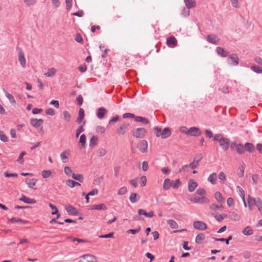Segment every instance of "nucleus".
I'll return each instance as SVG.
<instances>
[{
    "mask_svg": "<svg viewBox=\"0 0 262 262\" xmlns=\"http://www.w3.org/2000/svg\"><path fill=\"white\" fill-rule=\"evenodd\" d=\"M132 134L134 137L136 138L142 139L144 138L147 133V131L145 128L143 127H139L134 129L132 131Z\"/></svg>",
    "mask_w": 262,
    "mask_h": 262,
    "instance_id": "f257e3e1",
    "label": "nucleus"
},
{
    "mask_svg": "<svg viewBox=\"0 0 262 262\" xmlns=\"http://www.w3.org/2000/svg\"><path fill=\"white\" fill-rule=\"evenodd\" d=\"M186 134L192 136L198 137L202 134V132L199 128L197 127H191L186 132Z\"/></svg>",
    "mask_w": 262,
    "mask_h": 262,
    "instance_id": "f03ea898",
    "label": "nucleus"
},
{
    "mask_svg": "<svg viewBox=\"0 0 262 262\" xmlns=\"http://www.w3.org/2000/svg\"><path fill=\"white\" fill-rule=\"evenodd\" d=\"M227 61L232 66H237L239 63V58L237 54H232L229 55Z\"/></svg>",
    "mask_w": 262,
    "mask_h": 262,
    "instance_id": "7ed1b4c3",
    "label": "nucleus"
},
{
    "mask_svg": "<svg viewBox=\"0 0 262 262\" xmlns=\"http://www.w3.org/2000/svg\"><path fill=\"white\" fill-rule=\"evenodd\" d=\"M148 147V143L146 140H141L137 144V147L142 153H145L147 151Z\"/></svg>",
    "mask_w": 262,
    "mask_h": 262,
    "instance_id": "20e7f679",
    "label": "nucleus"
},
{
    "mask_svg": "<svg viewBox=\"0 0 262 262\" xmlns=\"http://www.w3.org/2000/svg\"><path fill=\"white\" fill-rule=\"evenodd\" d=\"M193 227L199 230H204L207 229V224L203 221H194L193 223Z\"/></svg>",
    "mask_w": 262,
    "mask_h": 262,
    "instance_id": "39448f33",
    "label": "nucleus"
},
{
    "mask_svg": "<svg viewBox=\"0 0 262 262\" xmlns=\"http://www.w3.org/2000/svg\"><path fill=\"white\" fill-rule=\"evenodd\" d=\"M220 146L224 151H227L230 146V140L228 138H224L221 139L219 142Z\"/></svg>",
    "mask_w": 262,
    "mask_h": 262,
    "instance_id": "423d86ee",
    "label": "nucleus"
},
{
    "mask_svg": "<svg viewBox=\"0 0 262 262\" xmlns=\"http://www.w3.org/2000/svg\"><path fill=\"white\" fill-rule=\"evenodd\" d=\"M129 123L128 122H124L121 124L117 130V133L119 135H123L126 133V130L128 129Z\"/></svg>",
    "mask_w": 262,
    "mask_h": 262,
    "instance_id": "0eeeda50",
    "label": "nucleus"
},
{
    "mask_svg": "<svg viewBox=\"0 0 262 262\" xmlns=\"http://www.w3.org/2000/svg\"><path fill=\"white\" fill-rule=\"evenodd\" d=\"M80 262H96V258L92 255L85 254L80 257Z\"/></svg>",
    "mask_w": 262,
    "mask_h": 262,
    "instance_id": "6e6552de",
    "label": "nucleus"
},
{
    "mask_svg": "<svg viewBox=\"0 0 262 262\" xmlns=\"http://www.w3.org/2000/svg\"><path fill=\"white\" fill-rule=\"evenodd\" d=\"M206 39L210 43L217 45L219 44V39L215 34H209L207 36Z\"/></svg>",
    "mask_w": 262,
    "mask_h": 262,
    "instance_id": "1a4fd4ad",
    "label": "nucleus"
},
{
    "mask_svg": "<svg viewBox=\"0 0 262 262\" xmlns=\"http://www.w3.org/2000/svg\"><path fill=\"white\" fill-rule=\"evenodd\" d=\"M43 122L44 120L42 119L31 118L30 119V124L36 128L39 127Z\"/></svg>",
    "mask_w": 262,
    "mask_h": 262,
    "instance_id": "9d476101",
    "label": "nucleus"
},
{
    "mask_svg": "<svg viewBox=\"0 0 262 262\" xmlns=\"http://www.w3.org/2000/svg\"><path fill=\"white\" fill-rule=\"evenodd\" d=\"M107 113V110L104 107H99L97 110L96 116L99 119H103Z\"/></svg>",
    "mask_w": 262,
    "mask_h": 262,
    "instance_id": "9b49d317",
    "label": "nucleus"
},
{
    "mask_svg": "<svg viewBox=\"0 0 262 262\" xmlns=\"http://www.w3.org/2000/svg\"><path fill=\"white\" fill-rule=\"evenodd\" d=\"M18 61L20 62V65L23 67L25 68L26 66V59L25 57L24 53L21 49H19L18 51Z\"/></svg>",
    "mask_w": 262,
    "mask_h": 262,
    "instance_id": "f8f14e48",
    "label": "nucleus"
},
{
    "mask_svg": "<svg viewBox=\"0 0 262 262\" xmlns=\"http://www.w3.org/2000/svg\"><path fill=\"white\" fill-rule=\"evenodd\" d=\"M216 53L220 56L226 57L229 56V52L226 51L223 48L217 47L216 48Z\"/></svg>",
    "mask_w": 262,
    "mask_h": 262,
    "instance_id": "ddd939ff",
    "label": "nucleus"
},
{
    "mask_svg": "<svg viewBox=\"0 0 262 262\" xmlns=\"http://www.w3.org/2000/svg\"><path fill=\"white\" fill-rule=\"evenodd\" d=\"M66 210L68 213L70 215H77L78 214V210L72 205H69L66 207Z\"/></svg>",
    "mask_w": 262,
    "mask_h": 262,
    "instance_id": "4468645a",
    "label": "nucleus"
},
{
    "mask_svg": "<svg viewBox=\"0 0 262 262\" xmlns=\"http://www.w3.org/2000/svg\"><path fill=\"white\" fill-rule=\"evenodd\" d=\"M166 43L169 47H174L177 45V40L174 36H171L167 38Z\"/></svg>",
    "mask_w": 262,
    "mask_h": 262,
    "instance_id": "2eb2a0df",
    "label": "nucleus"
},
{
    "mask_svg": "<svg viewBox=\"0 0 262 262\" xmlns=\"http://www.w3.org/2000/svg\"><path fill=\"white\" fill-rule=\"evenodd\" d=\"M211 215L215 219L216 221H217L219 222H221L225 219L228 217L227 214H220L217 212L212 213Z\"/></svg>",
    "mask_w": 262,
    "mask_h": 262,
    "instance_id": "dca6fc26",
    "label": "nucleus"
},
{
    "mask_svg": "<svg viewBox=\"0 0 262 262\" xmlns=\"http://www.w3.org/2000/svg\"><path fill=\"white\" fill-rule=\"evenodd\" d=\"M19 200L24 202L25 203L29 204H34L36 202L35 200L28 198L23 194L21 195V197L19 198Z\"/></svg>",
    "mask_w": 262,
    "mask_h": 262,
    "instance_id": "f3484780",
    "label": "nucleus"
},
{
    "mask_svg": "<svg viewBox=\"0 0 262 262\" xmlns=\"http://www.w3.org/2000/svg\"><path fill=\"white\" fill-rule=\"evenodd\" d=\"M198 186V183L193 180H190L188 182V189L190 192H193Z\"/></svg>",
    "mask_w": 262,
    "mask_h": 262,
    "instance_id": "a211bd4d",
    "label": "nucleus"
},
{
    "mask_svg": "<svg viewBox=\"0 0 262 262\" xmlns=\"http://www.w3.org/2000/svg\"><path fill=\"white\" fill-rule=\"evenodd\" d=\"M27 222H28V221H27L23 220L19 218H16V217H12L11 219H9V220H8L9 223L14 224V223H17L20 225L26 224Z\"/></svg>",
    "mask_w": 262,
    "mask_h": 262,
    "instance_id": "6ab92c4d",
    "label": "nucleus"
},
{
    "mask_svg": "<svg viewBox=\"0 0 262 262\" xmlns=\"http://www.w3.org/2000/svg\"><path fill=\"white\" fill-rule=\"evenodd\" d=\"M140 199V196L137 193H131L129 200L132 203H136L138 202Z\"/></svg>",
    "mask_w": 262,
    "mask_h": 262,
    "instance_id": "aec40b11",
    "label": "nucleus"
},
{
    "mask_svg": "<svg viewBox=\"0 0 262 262\" xmlns=\"http://www.w3.org/2000/svg\"><path fill=\"white\" fill-rule=\"evenodd\" d=\"M257 202V198H255L251 197L250 195H248V207L250 210L253 209V206L255 205Z\"/></svg>",
    "mask_w": 262,
    "mask_h": 262,
    "instance_id": "412c9836",
    "label": "nucleus"
},
{
    "mask_svg": "<svg viewBox=\"0 0 262 262\" xmlns=\"http://www.w3.org/2000/svg\"><path fill=\"white\" fill-rule=\"evenodd\" d=\"M172 181H171L169 178H166L163 183V188L165 190H168L171 187H172Z\"/></svg>",
    "mask_w": 262,
    "mask_h": 262,
    "instance_id": "4be33fe9",
    "label": "nucleus"
},
{
    "mask_svg": "<svg viewBox=\"0 0 262 262\" xmlns=\"http://www.w3.org/2000/svg\"><path fill=\"white\" fill-rule=\"evenodd\" d=\"M171 134V130L169 127H165L161 133L162 139H166L169 137Z\"/></svg>",
    "mask_w": 262,
    "mask_h": 262,
    "instance_id": "5701e85b",
    "label": "nucleus"
},
{
    "mask_svg": "<svg viewBox=\"0 0 262 262\" xmlns=\"http://www.w3.org/2000/svg\"><path fill=\"white\" fill-rule=\"evenodd\" d=\"M207 180L213 185L216 184L217 182V174L215 172H213L209 176Z\"/></svg>",
    "mask_w": 262,
    "mask_h": 262,
    "instance_id": "b1692460",
    "label": "nucleus"
},
{
    "mask_svg": "<svg viewBox=\"0 0 262 262\" xmlns=\"http://www.w3.org/2000/svg\"><path fill=\"white\" fill-rule=\"evenodd\" d=\"M245 151H248L249 152H253L255 149L254 145L251 143H246L244 145Z\"/></svg>",
    "mask_w": 262,
    "mask_h": 262,
    "instance_id": "393cba45",
    "label": "nucleus"
},
{
    "mask_svg": "<svg viewBox=\"0 0 262 262\" xmlns=\"http://www.w3.org/2000/svg\"><path fill=\"white\" fill-rule=\"evenodd\" d=\"M184 2L188 9L193 8L196 6V2L195 0H184Z\"/></svg>",
    "mask_w": 262,
    "mask_h": 262,
    "instance_id": "a878e982",
    "label": "nucleus"
},
{
    "mask_svg": "<svg viewBox=\"0 0 262 262\" xmlns=\"http://www.w3.org/2000/svg\"><path fill=\"white\" fill-rule=\"evenodd\" d=\"M135 121L136 122H141L144 125L147 124L149 123V120L147 118L141 116H136Z\"/></svg>",
    "mask_w": 262,
    "mask_h": 262,
    "instance_id": "bb28decb",
    "label": "nucleus"
},
{
    "mask_svg": "<svg viewBox=\"0 0 262 262\" xmlns=\"http://www.w3.org/2000/svg\"><path fill=\"white\" fill-rule=\"evenodd\" d=\"M37 180L35 179H26L25 180L26 183L27 184L28 187L30 188H33L35 185Z\"/></svg>",
    "mask_w": 262,
    "mask_h": 262,
    "instance_id": "cd10ccee",
    "label": "nucleus"
},
{
    "mask_svg": "<svg viewBox=\"0 0 262 262\" xmlns=\"http://www.w3.org/2000/svg\"><path fill=\"white\" fill-rule=\"evenodd\" d=\"M78 117L77 118L76 122L80 124L81 123L82 121L84 119V111L83 108H80L78 112Z\"/></svg>",
    "mask_w": 262,
    "mask_h": 262,
    "instance_id": "c85d7f7f",
    "label": "nucleus"
},
{
    "mask_svg": "<svg viewBox=\"0 0 262 262\" xmlns=\"http://www.w3.org/2000/svg\"><path fill=\"white\" fill-rule=\"evenodd\" d=\"M205 236L204 233H201L198 234L195 237V243L200 244L205 239Z\"/></svg>",
    "mask_w": 262,
    "mask_h": 262,
    "instance_id": "c756f323",
    "label": "nucleus"
},
{
    "mask_svg": "<svg viewBox=\"0 0 262 262\" xmlns=\"http://www.w3.org/2000/svg\"><path fill=\"white\" fill-rule=\"evenodd\" d=\"M72 178L80 182H83L84 181L83 176L81 174H75L74 173H72Z\"/></svg>",
    "mask_w": 262,
    "mask_h": 262,
    "instance_id": "7c9ffc66",
    "label": "nucleus"
},
{
    "mask_svg": "<svg viewBox=\"0 0 262 262\" xmlns=\"http://www.w3.org/2000/svg\"><path fill=\"white\" fill-rule=\"evenodd\" d=\"M66 184L71 188H74L76 186H80V184L73 180H68L66 182Z\"/></svg>",
    "mask_w": 262,
    "mask_h": 262,
    "instance_id": "2f4dec72",
    "label": "nucleus"
},
{
    "mask_svg": "<svg viewBox=\"0 0 262 262\" xmlns=\"http://www.w3.org/2000/svg\"><path fill=\"white\" fill-rule=\"evenodd\" d=\"M107 207L104 204H98V205H93L92 207V210H106L107 209Z\"/></svg>",
    "mask_w": 262,
    "mask_h": 262,
    "instance_id": "473e14b6",
    "label": "nucleus"
},
{
    "mask_svg": "<svg viewBox=\"0 0 262 262\" xmlns=\"http://www.w3.org/2000/svg\"><path fill=\"white\" fill-rule=\"evenodd\" d=\"M242 233L245 235H251L253 233V230L250 226H247L243 229Z\"/></svg>",
    "mask_w": 262,
    "mask_h": 262,
    "instance_id": "72a5a7b5",
    "label": "nucleus"
},
{
    "mask_svg": "<svg viewBox=\"0 0 262 262\" xmlns=\"http://www.w3.org/2000/svg\"><path fill=\"white\" fill-rule=\"evenodd\" d=\"M213 238L215 241L222 242H225L226 244L227 245H229V242L232 239V235H229L227 238H214V237H213Z\"/></svg>",
    "mask_w": 262,
    "mask_h": 262,
    "instance_id": "f704fd0d",
    "label": "nucleus"
},
{
    "mask_svg": "<svg viewBox=\"0 0 262 262\" xmlns=\"http://www.w3.org/2000/svg\"><path fill=\"white\" fill-rule=\"evenodd\" d=\"M167 223L172 229H177L179 227L177 223L175 221L171 219L167 220Z\"/></svg>",
    "mask_w": 262,
    "mask_h": 262,
    "instance_id": "c9c22d12",
    "label": "nucleus"
},
{
    "mask_svg": "<svg viewBox=\"0 0 262 262\" xmlns=\"http://www.w3.org/2000/svg\"><path fill=\"white\" fill-rule=\"evenodd\" d=\"M6 97L9 99V101L11 103H15V100L14 97L10 94H9L5 89H3Z\"/></svg>",
    "mask_w": 262,
    "mask_h": 262,
    "instance_id": "e433bc0d",
    "label": "nucleus"
},
{
    "mask_svg": "<svg viewBox=\"0 0 262 262\" xmlns=\"http://www.w3.org/2000/svg\"><path fill=\"white\" fill-rule=\"evenodd\" d=\"M214 198L219 203H222L224 201V199L222 194L219 191H216L214 193Z\"/></svg>",
    "mask_w": 262,
    "mask_h": 262,
    "instance_id": "4c0bfd02",
    "label": "nucleus"
},
{
    "mask_svg": "<svg viewBox=\"0 0 262 262\" xmlns=\"http://www.w3.org/2000/svg\"><path fill=\"white\" fill-rule=\"evenodd\" d=\"M236 152L239 155H242L245 153V150L244 146L242 143H238V147L236 149Z\"/></svg>",
    "mask_w": 262,
    "mask_h": 262,
    "instance_id": "58836bf2",
    "label": "nucleus"
},
{
    "mask_svg": "<svg viewBox=\"0 0 262 262\" xmlns=\"http://www.w3.org/2000/svg\"><path fill=\"white\" fill-rule=\"evenodd\" d=\"M56 72V70L55 68H50L48 70L47 72L45 74V75L48 77H50L54 76L55 75Z\"/></svg>",
    "mask_w": 262,
    "mask_h": 262,
    "instance_id": "ea45409f",
    "label": "nucleus"
},
{
    "mask_svg": "<svg viewBox=\"0 0 262 262\" xmlns=\"http://www.w3.org/2000/svg\"><path fill=\"white\" fill-rule=\"evenodd\" d=\"M98 140V137L96 136L92 137L90 141V146L92 148H94V147L96 145Z\"/></svg>",
    "mask_w": 262,
    "mask_h": 262,
    "instance_id": "a19ab883",
    "label": "nucleus"
},
{
    "mask_svg": "<svg viewBox=\"0 0 262 262\" xmlns=\"http://www.w3.org/2000/svg\"><path fill=\"white\" fill-rule=\"evenodd\" d=\"M251 69L254 72L259 74L262 73V68L256 65L252 66Z\"/></svg>",
    "mask_w": 262,
    "mask_h": 262,
    "instance_id": "79ce46f5",
    "label": "nucleus"
},
{
    "mask_svg": "<svg viewBox=\"0 0 262 262\" xmlns=\"http://www.w3.org/2000/svg\"><path fill=\"white\" fill-rule=\"evenodd\" d=\"M27 154V152L25 151H23L20 152L17 161L20 164H24V160L23 159V157Z\"/></svg>",
    "mask_w": 262,
    "mask_h": 262,
    "instance_id": "37998d69",
    "label": "nucleus"
},
{
    "mask_svg": "<svg viewBox=\"0 0 262 262\" xmlns=\"http://www.w3.org/2000/svg\"><path fill=\"white\" fill-rule=\"evenodd\" d=\"M242 164L239 166L238 169L240 170V172L238 173V175L239 177H242L244 174V170L245 168V165L244 162H242Z\"/></svg>",
    "mask_w": 262,
    "mask_h": 262,
    "instance_id": "c03bdc74",
    "label": "nucleus"
},
{
    "mask_svg": "<svg viewBox=\"0 0 262 262\" xmlns=\"http://www.w3.org/2000/svg\"><path fill=\"white\" fill-rule=\"evenodd\" d=\"M79 143L82 147H84L86 144V136L85 135L82 134L81 135L79 139Z\"/></svg>",
    "mask_w": 262,
    "mask_h": 262,
    "instance_id": "a18cd8bd",
    "label": "nucleus"
},
{
    "mask_svg": "<svg viewBox=\"0 0 262 262\" xmlns=\"http://www.w3.org/2000/svg\"><path fill=\"white\" fill-rule=\"evenodd\" d=\"M236 189L239 195L242 198V200L245 201V192L244 190L239 186H237Z\"/></svg>",
    "mask_w": 262,
    "mask_h": 262,
    "instance_id": "49530a36",
    "label": "nucleus"
},
{
    "mask_svg": "<svg viewBox=\"0 0 262 262\" xmlns=\"http://www.w3.org/2000/svg\"><path fill=\"white\" fill-rule=\"evenodd\" d=\"M257 208L258 210L262 212V201L259 198H257V202L255 205Z\"/></svg>",
    "mask_w": 262,
    "mask_h": 262,
    "instance_id": "de8ad7c7",
    "label": "nucleus"
},
{
    "mask_svg": "<svg viewBox=\"0 0 262 262\" xmlns=\"http://www.w3.org/2000/svg\"><path fill=\"white\" fill-rule=\"evenodd\" d=\"M51 174V171L49 170H43L42 171V176L43 178H48Z\"/></svg>",
    "mask_w": 262,
    "mask_h": 262,
    "instance_id": "09e8293b",
    "label": "nucleus"
},
{
    "mask_svg": "<svg viewBox=\"0 0 262 262\" xmlns=\"http://www.w3.org/2000/svg\"><path fill=\"white\" fill-rule=\"evenodd\" d=\"M49 206L52 210H54V211L52 212V215H55L56 214H57L58 210L56 206H55L54 205L52 204L51 203H49Z\"/></svg>",
    "mask_w": 262,
    "mask_h": 262,
    "instance_id": "8fccbe9b",
    "label": "nucleus"
},
{
    "mask_svg": "<svg viewBox=\"0 0 262 262\" xmlns=\"http://www.w3.org/2000/svg\"><path fill=\"white\" fill-rule=\"evenodd\" d=\"M106 154V150L102 148H99L97 151V155L99 157H103L105 156Z\"/></svg>",
    "mask_w": 262,
    "mask_h": 262,
    "instance_id": "3c124183",
    "label": "nucleus"
},
{
    "mask_svg": "<svg viewBox=\"0 0 262 262\" xmlns=\"http://www.w3.org/2000/svg\"><path fill=\"white\" fill-rule=\"evenodd\" d=\"M181 184V181L179 179H177L174 182L172 181V187L174 189H178Z\"/></svg>",
    "mask_w": 262,
    "mask_h": 262,
    "instance_id": "603ef678",
    "label": "nucleus"
},
{
    "mask_svg": "<svg viewBox=\"0 0 262 262\" xmlns=\"http://www.w3.org/2000/svg\"><path fill=\"white\" fill-rule=\"evenodd\" d=\"M155 134L156 137H161V129L158 126H155L154 128Z\"/></svg>",
    "mask_w": 262,
    "mask_h": 262,
    "instance_id": "864d4df0",
    "label": "nucleus"
},
{
    "mask_svg": "<svg viewBox=\"0 0 262 262\" xmlns=\"http://www.w3.org/2000/svg\"><path fill=\"white\" fill-rule=\"evenodd\" d=\"M224 138L225 137H224L223 135L221 134H215L213 136V141L220 142V141H221V139Z\"/></svg>",
    "mask_w": 262,
    "mask_h": 262,
    "instance_id": "5fc2aeb1",
    "label": "nucleus"
},
{
    "mask_svg": "<svg viewBox=\"0 0 262 262\" xmlns=\"http://www.w3.org/2000/svg\"><path fill=\"white\" fill-rule=\"evenodd\" d=\"M37 0H24V3L27 6L34 5L37 3Z\"/></svg>",
    "mask_w": 262,
    "mask_h": 262,
    "instance_id": "6e6d98bb",
    "label": "nucleus"
},
{
    "mask_svg": "<svg viewBox=\"0 0 262 262\" xmlns=\"http://www.w3.org/2000/svg\"><path fill=\"white\" fill-rule=\"evenodd\" d=\"M63 115L64 119L67 121L69 122L71 119V115L67 111H64L63 112Z\"/></svg>",
    "mask_w": 262,
    "mask_h": 262,
    "instance_id": "4d7b16f0",
    "label": "nucleus"
},
{
    "mask_svg": "<svg viewBox=\"0 0 262 262\" xmlns=\"http://www.w3.org/2000/svg\"><path fill=\"white\" fill-rule=\"evenodd\" d=\"M0 140L4 142H7L8 141V138H7V136L5 135V134L4 133V132L1 130H0Z\"/></svg>",
    "mask_w": 262,
    "mask_h": 262,
    "instance_id": "13d9d810",
    "label": "nucleus"
},
{
    "mask_svg": "<svg viewBox=\"0 0 262 262\" xmlns=\"http://www.w3.org/2000/svg\"><path fill=\"white\" fill-rule=\"evenodd\" d=\"M198 203L203 204L209 202V200L205 196L199 197Z\"/></svg>",
    "mask_w": 262,
    "mask_h": 262,
    "instance_id": "bf43d9fd",
    "label": "nucleus"
},
{
    "mask_svg": "<svg viewBox=\"0 0 262 262\" xmlns=\"http://www.w3.org/2000/svg\"><path fill=\"white\" fill-rule=\"evenodd\" d=\"M83 124L80 125L76 132V137L78 138L80 134L84 131Z\"/></svg>",
    "mask_w": 262,
    "mask_h": 262,
    "instance_id": "052dcab7",
    "label": "nucleus"
},
{
    "mask_svg": "<svg viewBox=\"0 0 262 262\" xmlns=\"http://www.w3.org/2000/svg\"><path fill=\"white\" fill-rule=\"evenodd\" d=\"M210 209L213 210H216L219 208H223V206L222 205H218L215 203L212 204L209 206Z\"/></svg>",
    "mask_w": 262,
    "mask_h": 262,
    "instance_id": "680f3d73",
    "label": "nucleus"
},
{
    "mask_svg": "<svg viewBox=\"0 0 262 262\" xmlns=\"http://www.w3.org/2000/svg\"><path fill=\"white\" fill-rule=\"evenodd\" d=\"M203 159V156L201 154L199 153L197 154L194 158V162H196V163H199V162L201 161V160Z\"/></svg>",
    "mask_w": 262,
    "mask_h": 262,
    "instance_id": "e2e57ef3",
    "label": "nucleus"
},
{
    "mask_svg": "<svg viewBox=\"0 0 262 262\" xmlns=\"http://www.w3.org/2000/svg\"><path fill=\"white\" fill-rule=\"evenodd\" d=\"M189 168V165L188 164L184 165L182 166L181 168H180L178 171V173H181V172H186L188 170Z\"/></svg>",
    "mask_w": 262,
    "mask_h": 262,
    "instance_id": "0e129e2a",
    "label": "nucleus"
},
{
    "mask_svg": "<svg viewBox=\"0 0 262 262\" xmlns=\"http://www.w3.org/2000/svg\"><path fill=\"white\" fill-rule=\"evenodd\" d=\"M64 171L65 173L69 177H71L72 173H73L71 168L69 166H66L64 168Z\"/></svg>",
    "mask_w": 262,
    "mask_h": 262,
    "instance_id": "69168bd1",
    "label": "nucleus"
},
{
    "mask_svg": "<svg viewBox=\"0 0 262 262\" xmlns=\"http://www.w3.org/2000/svg\"><path fill=\"white\" fill-rule=\"evenodd\" d=\"M75 39L78 43H83V38L79 33L76 34Z\"/></svg>",
    "mask_w": 262,
    "mask_h": 262,
    "instance_id": "338daca9",
    "label": "nucleus"
},
{
    "mask_svg": "<svg viewBox=\"0 0 262 262\" xmlns=\"http://www.w3.org/2000/svg\"><path fill=\"white\" fill-rule=\"evenodd\" d=\"M120 118L119 117V116L118 115H116V116L115 117H113L112 118H111L110 120H109V122H108V124H111L113 123H115L118 121H119V120H120Z\"/></svg>",
    "mask_w": 262,
    "mask_h": 262,
    "instance_id": "774afa93",
    "label": "nucleus"
}]
</instances>
